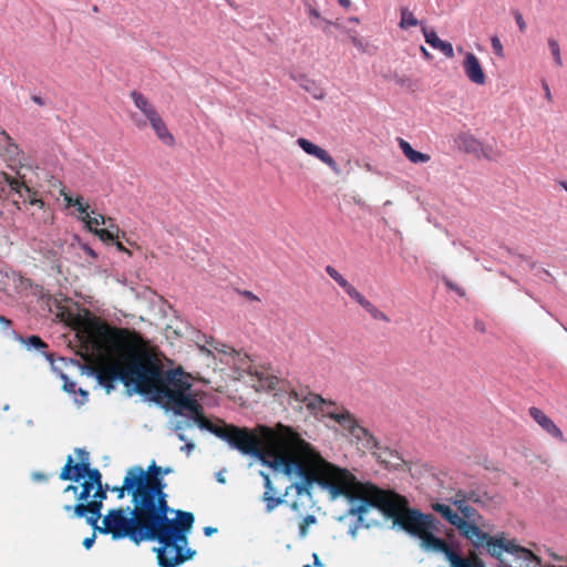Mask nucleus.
I'll return each instance as SVG.
<instances>
[{
  "label": "nucleus",
  "instance_id": "f704fd0d",
  "mask_svg": "<svg viewBox=\"0 0 567 567\" xmlns=\"http://www.w3.org/2000/svg\"><path fill=\"white\" fill-rule=\"evenodd\" d=\"M82 220L85 223L86 227L90 231L94 233V229L96 226L104 225L105 224V217L101 214L91 217L89 213H86V216L82 217Z\"/></svg>",
  "mask_w": 567,
  "mask_h": 567
},
{
  "label": "nucleus",
  "instance_id": "c9c22d12",
  "mask_svg": "<svg viewBox=\"0 0 567 567\" xmlns=\"http://www.w3.org/2000/svg\"><path fill=\"white\" fill-rule=\"evenodd\" d=\"M547 43L550 49V52L554 58V62H555L556 66L560 68L563 65V60H561V55H560V48H559L558 41L554 38H549L547 40Z\"/></svg>",
  "mask_w": 567,
  "mask_h": 567
},
{
  "label": "nucleus",
  "instance_id": "3c124183",
  "mask_svg": "<svg viewBox=\"0 0 567 567\" xmlns=\"http://www.w3.org/2000/svg\"><path fill=\"white\" fill-rule=\"evenodd\" d=\"M323 21H324V23H326V25H327V27L323 29V31H324L326 33H328V32H329V30H328V27H329V25H334L337 29H339V30H340V31H342V32H344V30H347V28H346L344 25H342L341 23H339V22H332V21L327 20V19H323Z\"/></svg>",
  "mask_w": 567,
  "mask_h": 567
},
{
  "label": "nucleus",
  "instance_id": "2f4dec72",
  "mask_svg": "<svg viewBox=\"0 0 567 567\" xmlns=\"http://www.w3.org/2000/svg\"><path fill=\"white\" fill-rule=\"evenodd\" d=\"M60 195L63 197L68 207L76 206L78 210L86 216L89 213V204L83 203L82 196L73 198L64 188L60 190Z\"/></svg>",
  "mask_w": 567,
  "mask_h": 567
},
{
  "label": "nucleus",
  "instance_id": "58836bf2",
  "mask_svg": "<svg viewBox=\"0 0 567 567\" xmlns=\"http://www.w3.org/2000/svg\"><path fill=\"white\" fill-rule=\"evenodd\" d=\"M193 424L190 421L181 420L177 421L174 425V430L177 433V437L179 441H186L185 430L192 427Z\"/></svg>",
  "mask_w": 567,
  "mask_h": 567
},
{
  "label": "nucleus",
  "instance_id": "603ef678",
  "mask_svg": "<svg viewBox=\"0 0 567 567\" xmlns=\"http://www.w3.org/2000/svg\"><path fill=\"white\" fill-rule=\"evenodd\" d=\"M327 410L341 412V409H339L336 403H334V405L322 404L321 408L317 409V411H321L326 416H327Z\"/></svg>",
  "mask_w": 567,
  "mask_h": 567
},
{
  "label": "nucleus",
  "instance_id": "8fccbe9b",
  "mask_svg": "<svg viewBox=\"0 0 567 567\" xmlns=\"http://www.w3.org/2000/svg\"><path fill=\"white\" fill-rule=\"evenodd\" d=\"M542 86H543V90H544L545 99L549 103H551L553 102V95H551V92H550V89H549V85H548L547 81L543 80L542 81Z\"/></svg>",
  "mask_w": 567,
  "mask_h": 567
},
{
  "label": "nucleus",
  "instance_id": "5701e85b",
  "mask_svg": "<svg viewBox=\"0 0 567 567\" xmlns=\"http://www.w3.org/2000/svg\"><path fill=\"white\" fill-rule=\"evenodd\" d=\"M463 66L471 82L476 85H484L486 83L485 72L474 53H466Z\"/></svg>",
  "mask_w": 567,
  "mask_h": 567
},
{
  "label": "nucleus",
  "instance_id": "864d4df0",
  "mask_svg": "<svg viewBox=\"0 0 567 567\" xmlns=\"http://www.w3.org/2000/svg\"><path fill=\"white\" fill-rule=\"evenodd\" d=\"M94 542H95V532L90 537L84 538L83 546L86 549H90L93 546Z\"/></svg>",
  "mask_w": 567,
  "mask_h": 567
},
{
  "label": "nucleus",
  "instance_id": "c756f323",
  "mask_svg": "<svg viewBox=\"0 0 567 567\" xmlns=\"http://www.w3.org/2000/svg\"><path fill=\"white\" fill-rule=\"evenodd\" d=\"M81 324L91 338L106 336L111 330L106 323H102L95 318L83 319Z\"/></svg>",
  "mask_w": 567,
  "mask_h": 567
},
{
  "label": "nucleus",
  "instance_id": "4c0bfd02",
  "mask_svg": "<svg viewBox=\"0 0 567 567\" xmlns=\"http://www.w3.org/2000/svg\"><path fill=\"white\" fill-rule=\"evenodd\" d=\"M94 489L92 483H86L85 481L81 484V492L76 494V499L79 503H87V498L91 495V492Z\"/></svg>",
  "mask_w": 567,
  "mask_h": 567
},
{
  "label": "nucleus",
  "instance_id": "f03ea898",
  "mask_svg": "<svg viewBox=\"0 0 567 567\" xmlns=\"http://www.w3.org/2000/svg\"><path fill=\"white\" fill-rule=\"evenodd\" d=\"M126 508H112L102 518V526L93 527L101 534H110L114 540L128 538L134 544L153 542L158 537H166L169 528L176 525L182 517H187L190 512L175 511V517L156 509L152 505H135L130 513Z\"/></svg>",
  "mask_w": 567,
  "mask_h": 567
},
{
  "label": "nucleus",
  "instance_id": "79ce46f5",
  "mask_svg": "<svg viewBox=\"0 0 567 567\" xmlns=\"http://www.w3.org/2000/svg\"><path fill=\"white\" fill-rule=\"evenodd\" d=\"M24 343L28 346V348H34L37 350H42L48 347L45 342L38 336L29 337L27 340H24Z\"/></svg>",
  "mask_w": 567,
  "mask_h": 567
},
{
  "label": "nucleus",
  "instance_id": "cd10ccee",
  "mask_svg": "<svg viewBox=\"0 0 567 567\" xmlns=\"http://www.w3.org/2000/svg\"><path fill=\"white\" fill-rule=\"evenodd\" d=\"M130 96L133 100L134 105L145 115L147 121L158 114L156 107L151 103V101L138 91H132Z\"/></svg>",
  "mask_w": 567,
  "mask_h": 567
},
{
  "label": "nucleus",
  "instance_id": "a18cd8bd",
  "mask_svg": "<svg viewBox=\"0 0 567 567\" xmlns=\"http://www.w3.org/2000/svg\"><path fill=\"white\" fill-rule=\"evenodd\" d=\"M94 234L97 235L102 241H114L115 239V235L109 229L95 228Z\"/></svg>",
  "mask_w": 567,
  "mask_h": 567
},
{
  "label": "nucleus",
  "instance_id": "de8ad7c7",
  "mask_svg": "<svg viewBox=\"0 0 567 567\" xmlns=\"http://www.w3.org/2000/svg\"><path fill=\"white\" fill-rule=\"evenodd\" d=\"M491 44L494 53L499 58H504V48L498 37H493L491 39Z\"/></svg>",
  "mask_w": 567,
  "mask_h": 567
},
{
  "label": "nucleus",
  "instance_id": "393cba45",
  "mask_svg": "<svg viewBox=\"0 0 567 567\" xmlns=\"http://www.w3.org/2000/svg\"><path fill=\"white\" fill-rule=\"evenodd\" d=\"M422 32L427 44L441 51L446 58H453L454 50L450 42L441 40L434 30H430L426 27H422Z\"/></svg>",
  "mask_w": 567,
  "mask_h": 567
},
{
  "label": "nucleus",
  "instance_id": "0eeeda50",
  "mask_svg": "<svg viewBox=\"0 0 567 567\" xmlns=\"http://www.w3.org/2000/svg\"><path fill=\"white\" fill-rule=\"evenodd\" d=\"M195 522L194 514L182 517L175 526L169 528L166 537H158L154 542L159 544L154 547L157 564L161 567H176L194 557L196 551L187 547L188 534L190 533Z\"/></svg>",
  "mask_w": 567,
  "mask_h": 567
},
{
  "label": "nucleus",
  "instance_id": "f3484780",
  "mask_svg": "<svg viewBox=\"0 0 567 567\" xmlns=\"http://www.w3.org/2000/svg\"><path fill=\"white\" fill-rule=\"evenodd\" d=\"M365 442L367 446L372 450V454L375 456L378 462L383 464L385 467L399 468L403 463V458L395 450L382 446L374 435L370 434Z\"/></svg>",
  "mask_w": 567,
  "mask_h": 567
},
{
  "label": "nucleus",
  "instance_id": "13d9d810",
  "mask_svg": "<svg viewBox=\"0 0 567 567\" xmlns=\"http://www.w3.org/2000/svg\"><path fill=\"white\" fill-rule=\"evenodd\" d=\"M78 491H79V487L76 485H68L65 488H64V493H73L74 495L78 494Z\"/></svg>",
  "mask_w": 567,
  "mask_h": 567
},
{
  "label": "nucleus",
  "instance_id": "f8f14e48",
  "mask_svg": "<svg viewBox=\"0 0 567 567\" xmlns=\"http://www.w3.org/2000/svg\"><path fill=\"white\" fill-rule=\"evenodd\" d=\"M118 338L117 334L112 341L111 362L99 368L96 378L107 392L114 389L115 382L121 380L124 383V368L118 359Z\"/></svg>",
  "mask_w": 567,
  "mask_h": 567
},
{
  "label": "nucleus",
  "instance_id": "bf43d9fd",
  "mask_svg": "<svg viewBox=\"0 0 567 567\" xmlns=\"http://www.w3.org/2000/svg\"><path fill=\"white\" fill-rule=\"evenodd\" d=\"M216 532H217V528L212 527V526H206V527L204 528V534H205L206 536H212V535H213V534H215Z\"/></svg>",
  "mask_w": 567,
  "mask_h": 567
},
{
  "label": "nucleus",
  "instance_id": "37998d69",
  "mask_svg": "<svg viewBox=\"0 0 567 567\" xmlns=\"http://www.w3.org/2000/svg\"><path fill=\"white\" fill-rule=\"evenodd\" d=\"M463 567H485V564L482 559L472 554L470 557L463 556Z\"/></svg>",
  "mask_w": 567,
  "mask_h": 567
},
{
  "label": "nucleus",
  "instance_id": "1a4fd4ad",
  "mask_svg": "<svg viewBox=\"0 0 567 567\" xmlns=\"http://www.w3.org/2000/svg\"><path fill=\"white\" fill-rule=\"evenodd\" d=\"M93 499L87 503H78L75 505H64L63 509L66 513L72 512L73 517H85L86 523L96 527L100 518L102 517L103 501L106 499L107 491L111 489L107 484L97 485L94 487Z\"/></svg>",
  "mask_w": 567,
  "mask_h": 567
},
{
  "label": "nucleus",
  "instance_id": "2eb2a0df",
  "mask_svg": "<svg viewBox=\"0 0 567 567\" xmlns=\"http://www.w3.org/2000/svg\"><path fill=\"white\" fill-rule=\"evenodd\" d=\"M3 133V144H0V156L7 166L19 175V169L24 165V152L7 133Z\"/></svg>",
  "mask_w": 567,
  "mask_h": 567
},
{
  "label": "nucleus",
  "instance_id": "a211bd4d",
  "mask_svg": "<svg viewBox=\"0 0 567 567\" xmlns=\"http://www.w3.org/2000/svg\"><path fill=\"white\" fill-rule=\"evenodd\" d=\"M137 483L138 482L135 481L133 474L128 468L124 476L123 484L121 486L112 487L111 491L116 493L117 499H123L125 493H127L131 496L132 506L150 505L147 499L144 497V494Z\"/></svg>",
  "mask_w": 567,
  "mask_h": 567
},
{
  "label": "nucleus",
  "instance_id": "a878e982",
  "mask_svg": "<svg viewBox=\"0 0 567 567\" xmlns=\"http://www.w3.org/2000/svg\"><path fill=\"white\" fill-rule=\"evenodd\" d=\"M150 125L154 130L157 138L164 143L167 146H174L175 145V137L173 134L168 131L165 122L161 117L159 114L155 115L154 117L148 120Z\"/></svg>",
  "mask_w": 567,
  "mask_h": 567
},
{
  "label": "nucleus",
  "instance_id": "4d7b16f0",
  "mask_svg": "<svg viewBox=\"0 0 567 567\" xmlns=\"http://www.w3.org/2000/svg\"><path fill=\"white\" fill-rule=\"evenodd\" d=\"M477 464L480 465V467L486 470V471H492V470H495L494 466H491L488 463H487V460L486 457H483V463H480L477 462Z\"/></svg>",
  "mask_w": 567,
  "mask_h": 567
},
{
  "label": "nucleus",
  "instance_id": "e433bc0d",
  "mask_svg": "<svg viewBox=\"0 0 567 567\" xmlns=\"http://www.w3.org/2000/svg\"><path fill=\"white\" fill-rule=\"evenodd\" d=\"M344 33L350 39L351 43L360 51H365V44L362 38L359 37L358 31L354 29H347Z\"/></svg>",
  "mask_w": 567,
  "mask_h": 567
},
{
  "label": "nucleus",
  "instance_id": "f257e3e1",
  "mask_svg": "<svg viewBox=\"0 0 567 567\" xmlns=\"http://www.w3.org/2000/svg\"><path fill=\"white\" fill-rule=\"evenodd\" d=\"M288 445L274 462L275 466L284 468L288 474H297L303 483L298 486L299 492L318 484L327 488L333 498L344 496L349 501H359L360 504L351 509L360 517L377 507L406 532L417 536L425 549L443 553L451 567H461V554L455 551L445 540L433 535L437 520L433 515H424L417 511L401 512L398 496L378 488L371 483H361L346 468L338 467L316 454L308 444L297 436L289 434L285 443Z\"/></svg>",
  "mask_w": 567,
  "mask_h": 567
},
{
  "label": "nucleus",
  "instance_id": "09e8293b",
  "mask_svg": "<svg viewBox=\"0 0 567 567\" xmlns=\"http://www.w3.org/2000/svg\"><path fill=\"white\" fill-rule=\"evenodd\" d=\"M514 18L516 21V24L522 33H524L527 29L526 22L523 18V14L519 11L514 12Z\"/></svg>",
  "mask_w": 567,
  "mask_h": 567
},
{
  "label": "nucleus",
  "instance_id": "412c9836",
  "mask_svg": "<svg viewBox=\"0 0 567 567\" xmlns=\"http://www.w3.org/2000/svg\"><path fill=\"white\" fill-rule=\"evenodd\" d=\"M289 395L291 399L305 403L307 409L312 412H317V409L321 408L322 404L334 405V402L327 401L321 395L310 392L308 388L293 389Z\"/></svg>",
  "mask_w": 567,
  "mask_h": 567
},
{
  "label": "nucleus",
  "instance_id": "052dcab7",
  "mask_svg": "<svg viewBox=\"0 0 567 567\" xmlns=\"http://www.w3.org/2000/svg\"><path fill=\"white\" fill-rule=\"evenodd\" d=\"M444 282H445V285H446V287H447L449 289H451V290H455V291H457V292H458V288H457V286H456V285H454V284H452V281H451V280H449L447 278H444Z\"/></svg>",
  "mask_w": 567,
  "mask_h": 567
},
{
  "label": "nucleus",
  "instance_id": "6ab92c4d",
  "mask_svg": "<svg viewBox=\"0 0 567 567\" xmlns=\"http://www.w3.org/2000/svg\"><path fill=\"white\" fill-rule=\"evenodd\" d=\"M296 143L303 152H306L308 155L318 158L320 162L326 164L333 173H340L339 165L337 164L334 158L328 153V151L313 144L312 142L305 137H299Z\"/></svg>",
  "mask_w": 567,
  "mask_h": 567
},
{
  "label": "nucleus",
  "instance_id": "aec40b11",
  "mask_svg": "<svg viewBox=\"0 0 567 567\" xmlns=\"http://www.w3.org/2000/svg\"><path fill=\"white\" fill-rule=\"evenodd\" d=\"M463 151L472 153L477 158L484 157L489 161H496L502 156L499 151H495L491 146H484L471 135L463 136Z\"/></svg>",
  "mask_w": 567,
  "mask_h": 567
},
{
  "label": "nucleus",
  "instance_id": "7c9ffc66",
  "mask_svg": "<svg viewBox=\"0 0 567 567\" xmlns=\"http://www.w3.org/2000/svg\"><path fill=\"white\" fill-rule=\"evenodd\" d=\"M433 508L435 512L440 513L449 523L461 529V516L454 513L449 505L436 503Z\"/></svg>",
  "mask_w": 567,
  "mask_h": 567
},
{
  "label": "nucleus",
  "instance_id": "72a5a7b5",
  "mask_svg": "<svg viewBox=\"0 0 567 567\" xmlns=\"http://www.w3.org/2000/svg\"><path fill=\"white\" fill-rule=\"evenodd\" d=\"M419 24H421V22L414 17L412 11H410L408 8L401 9V19L399 23L401 29L406 30Z\"/></svg>",
  "mask_w": 567,
  "mask_h": 567
},
{
  "label": "nucleus",
  "instance_id": "c03bdc74",
  "mask_svg": "<svg viewBox=\"0 0 567 567\" xmlns=\"http://www.w3.org/2000/svg\"><path fill=\"white\" fill-rule=\"evenodd\" d=\"M63 388L69 393H75L76 391H79V393L83 396V401L87 400V392L82 390V389L76 390V383L75 382L66 380L64 382Z\"/></svg>",
  "mask_w": 567,
  "mask_h": 567
},
{
  "label": "nucleus",
  "instance_id": "e2e57ef3",
  "mask_svg": "<svg viewBox=\"0 0 567 567\" xmlns=\"http://www.w3.org/2000/svg\"><path fill=\"white\" fill-rule=\"evenodd\" d=\"M115 246H116L117 250L124 251V252H127L128 255H131V251L127 250L121 241H118V240L115 241Z\"/></svg>",
  "mask_w": 567,
  "mask_h": 567
},
{
  "label": "nucleus",
  "instance_id": "7ed1b4c3",
  "mask_svg": "<svg viewBox=\"0 0 567 567\" xmlns=\"http://www.w3.org/2000/svg\"><path fill=\"white\" fill-rule=\"evenodd\" d=\"M218 422L219 424H215L204 415L203 417H200V420H198L196 425L200 430H206L216 435L217 437L226 441L233 449L238 450L240 453L245 455L261 456V441L258 437V435L252 432V430L248 427H239L233 424H226L221 420H218ZM289 434L297 436L300 441L308 444L316 454L320 455V453L317 452L310 443L305 441L300 436V434L296 432L292 427L279 423L276 425L274 430L267 429V433L265 435L264 461L274 470L279 471L287 476L299 478L300 482L296 483L295 485L298 494H301L303 492L309 493V489L311 487H308L307 489H302L300 492L298 489V486L303 483L301 476L297 474H288L284 471V468L275 466L274 461L280 454H282L281 452H284L286 450L285 447L288 446L284 443L286 437L289 436Z\"/></svg>",
  "mask_w": 567,
  "mask_h": 567
},
{
  "label": "nucleus",
  "instance_id": "ddd939ff",
  "mask_svg": "<svg viewBox=\"0 0 567 567\" xmlns=\"http://www.w3.org/2000/svg\"><path fill=\"white\" fill-rule=\"evenodd\" d=\"M75 453L80 462L74 463L73 457L69 455L59 475L61 481L79 482L89 474V471L92 470L90 466L89 453L83 449H75Z\"/></svg>",
  "mask_w": 567,
  "mask_h": 567
},
{
  "label": "nucleus",
  "instance_id": "dca6fc26",
  "mask_svg": "<svg viewBox=\"0 0 567 567\" xmlns=\"http://www.w3.org/2000/svg\"><path fill=\"white\" fill-rule=\"evenodd\" d=\"M23 177H13L6 172H0V183H6L12 192L19 195L24 202H28L32 206H39L42 208L44 202L37 197V192L30 188Z\"/></svg>",
  "mask_w": 567,
  "mask_h": 567
},
{
  "label": "nucleus",
  "instance_id": "6e6552de",
  "mask_svg": "<svg viewBox=\"0 0 567 567\" xmlns=\"http://www.w3.org/2000/svg\"><path fill=\"white\" fill-rule=\"evenodd\" d=\"M130 471L135 481L138 482L137 484L150 505L167 516L174 512L169 507L168 495L165 492L166 483L163 480V467L157 466L155 462H152L147 470L135 465L130 467Z\"/></svg>",
  "mask_w": 567,
  "mask_h": 567
},
{
  "label": "nucleus",
  "instance_id": "a19ab883",
  "mask_svg": "<svg viewBox=\"0 0 567 567\" xmlns=\"http://www.w3.org/2000/svg\"><path fill=\"white\" fill-rule=\"evenodd\" d=\"M86 483H92V486L95 487L102 483V474L97 468H92L89 471V474L85 476Z\"/></svg>",
  "mask_w": 567,
  "mask_h": 567
},
{
  "label": "nucleus",
  "instance_id": "6e6d98bb",
  "mask_svg": "<svg viewBox=\"0 0 567 567\" xmlns=\"http://www.w3.org/2000/svg\"><path fill=\"white\" fill-rule=\"evenodd\" d=\"M243 296H245L249 300L259 301V298L251 291L245 290L243 291Z\"/></svg>",
  "mask_w": 567,
  "mask_h": 567
},
{
  "label": "nucleus",
  "instance_id": "69168bd1",
  "mask_svg": "<svg viewBox=\"0 0 567 567\" xmlns=\"http://www.w3.org/2000/svg\"><path fill=\"white\" fill-rule=\"evenodd\" d=\"M420 50L426 60H431L433 58L432 54L424 47H421Z\"/></svg>",
  "mask_w": 567,
  "mask_h": 567
},
{
  "label": "nucleus",
  "instance_id": "423d86ee",
  "mask_svg": "<svg viewBox=\"0 0 567 567\" xmlns=\"http://www.w3.org/2000/svg\"><path fill=\"white\" fill-rule=\"evenodd\" d=\"M192 377L181 367L175 369H162L159 382L153 394L157 401H165L167 409L176 415H185L189 412L195 424L204 416L203 406L190 395Z\"/></svg>",
  "mask_w": 567,
  "mask_h": 567
},
{
  "label": "nucleus",
  "instance_id": "9b49d317",
  "mask_svg": "<svg viewBox=\"0 0 567 567\" xmlns=\"http://www.w3.org/2000/svg\"><path fill=\"white\" fill-rule=\"evenodd\" d=\"M326 272L346 291V293L358 302L373 319L389 322V317L369 301L354 286H352L334 267L327 266Z\"/></svg>",
  "mask_w": 567,
  "mask_h": 567
},
{
  "label": "nucleus",
  "instance_id": "39448f33",
  "mask_svg": "<svg viewBox=\"0 0 567 567\" xmlns=\"http://www.w3.org/2000/svg\"><path fill=\"white\" fill-rule=\"evenodd\" d=\"M118 338V359L124 368V384L141 394H153L163 369L161 360L123 338L126 330H114Z\"/></svg>",
  "mask_w": 567,
  "mask_h": 567
},
{
  "label": "nucleus",
  "instance_id": "338daca9",
  "mask_svg": "<svg viewBox=\"0 0 567 567\" xmlns=\"http://www.w3.org/2000/svg\"><path fill=\"white\" fill-rule=\"evenodd\" d=\"M309 16H310V17H313V18H316V19H320V18H321V17H320L319 11H318V10H316V9H313V8H310V9H309Z\"/></svg>",
  "mask_w": 567,
  "mask_h": 567
},
{
  "label": "nucleus",
  "instance_id": "0e129e2a",
  "mask_svg": "<svg viewBox=\"0 0 567 567\" xmlns=\"http://www.w3.org/2000/svg\"><path fill=\"white\" fill-rule=\"evenodd\" d=\"M0 323L3 326V328H8L11 326V321L3 316H0Z\"/></svg>",
  "mask_w": 567,
  "mask_h": 567
},
{
  "label": "nucleus",
  "instance_id": "5fc2aeb1",
  "mask_svg": "<svg viewBox=\"0 0 567 567\" xmlns=\"http://www.w3.org/2000/svg\"><path fill=\"white\" fill-rule=\"evenodd\" d=\"M184 442H185V445L182 447V451H186L187 453H189L190 451H193L195 449V444L193 442L188 441L187 439Z\"/></svg>",
  "mask_w": 567,
  "mask_h": 567
},
{
  "label": "nucleus",
  "instance_id": "680f3d73",
  "mask_svg": "<svg viewBox=\"0 0 567 567\" xmlns=\"http://www.w3.org/2000/svg\"><path fill=\"white\" fill-rule=\"evenodd\" d=\"M475 329L480 332H485V324L482 321H475Z\"/></svg>",
  "mask_w": 567,
  "mask_h": 567
},
{
  "label": "nucleus",
  "instance_id": "774afa93",
  "mask_svg": "<svg viewBox=\"0 0 567 567\" xmlns=\"http://www.w3.org/2000/svg\"><path fill=\"white\" fill-rule=\"evenodd\" d=\"M312 557H313V565H315L316 567H321V566H322V563H321V560H320L319 556L315 553V554L312 555Z\"/></svg>",
  "mask_w": 567,
  "mask_h": 567
},
{
  "label": "nucleus",
  "instance_id": "20e7f679",
  "mask_svg": "<svg viewBox=\"0 0 567 567\" xmlns=\"http://www.w3.org/2000/svg\"><path fill=\"white\" fill-rule=\"evenodd\" d=\"M463 538L480 549L498 559L499 567H534L540 566V559L529 549L522 547L514 539L492 537L489 525L473 507L463 505Z\"/></svg>",
  "mask_w": 567,
  "mask_h": 567
},
{
  "label": "nucleus",
  "instance_id": "b1692460",
  "mask_svg": "<svg viewBox=\"0 0 567 567\" xmlns=\"http://www.w3.org/2000/svg\"><path fill=\"white\" fill-rule=\"evenodd\" d=\"M261 476L264 478L265 486L261 499L266 503V511L271 513L275 508L285 503V498L284 495H277V489L272 485L268 474L261 472Z\"/></svg>",
  "mask_w": 567,
  "mask_h": 567
},
{
  "label": "nucleus",
  "instance_id": "49530a36",
  "mask_svg": "<svg viewBox=\"0 0 567 567\" xmlns=\"http://www.w3.org/2000/svg\"><path fill=\"white\" fill-rule=\"evenodd\" d=\"M250 374H255L259 381H266L267 382V385L269 388H275L276 383H277V378L276 377H271V375H266L264 372H258V371H250Z\"/></svg>",
  "mask_w": 567,
  "mask_h": 567
},
{
  "label": "nucleus",
  "instance_id": "ea45409f",
  "mask_svg": "<svg viewBox=\"0 0 567 567\" xmlns=\"http://www.w3.org/2000/svg\"><path fill=\"white\" fill-rule=\"evenodd\" d=\"M317 518L315 515H307L299 524V535L300 537H306L308 534V528L310 525L316 524Z\"/></svg>",
  "mask_w": 567,
  "mask_h": 567
},
{
  "label": "nucleus",
  "instance_id": "9d476101",
  "mask_svg": "<svg viewBox=\"0 0 567 567\" xmlns=\"http://www.w3.org/2000/svg\"><path fill=\"white\" fill-rule=\"evenodd\" d=\"M326 272L346 291V293L358 302L373 319L389 322V317L369 301L354 286H352L334 267L327 266Z\"/></svg>",
  "mask_w": 567,
  "mask_h": 567
},
{
  "label": "nucleus",
  "instance_id": "c85d7f7f",
  "mask_svg": "<svg viewBox=\"0 0 567 567\" xmlns=\"http://www.w3.org/2000/svg\"><path fill=\"white\" fill-rule=\"evenodd\" d=\"M399 146L404 156L413 164L427 163L431 159L429 154L415 151L409 142L398 138Z\"/></svg>",
  "mask_w": 567,
  "mask_h": 567
},
{
  "label": "nucleus",
  "instance_id": "bb28decb",
  "mask_svg": "<svg viewBox=\"0 0 567 567\" xmlns=\"http://www.w3.org/2000/svg\"><path fill=\"white\" fill-rule=\"evenodd\" d=\"M463 503L465 502H473L475 504H485L486 501L489 499L486 485L481 483H471V486L468 489H463Z\"/></svg>",
  "mask_w": 567,
  "mask_h": 567
},
{
  "label": "nucleus",
  "instance_id": "473e14b6",
  "mask_svg": "<svg viewBox=\"0 0 567 567\" xmlns=\"http://www.w3.org/2000/svg\"><path fill=\"white\" fill-rule=\"evenodd\" d=\"M60 195L63 197L68 207L76 206L78 210L86 216L89 213V204L83 203L82 196L73 198L64 188L60 190Z\"/></svg>",
  "mask_w": 567,
  "mask_h": 567
},
{
  "label": "nucleus",
  "instance_id": "4be33fe9",
  "mask_svg": "<svg viewBox=\"0 0 567 567\" xmlns=\"http://www.w3.org/2000/svg\"><path fill=\"white\" fill-rule=\"evenodd\" d=\"M530 417L549 435L559 440L560 442L565 441L564 434L560 429L555 424V422L547 416L540 409L532 406L528 410Z\"/></svg>",
  "mask_w": 567,
  "mask_h": 567
},
{
  "label": "nucleus",
  "instance_id": "4468645a",
  "mask_svg": "<svg viewBox=\"0 0 567 567\" xmlns=\"http://www.w3.org/2000/svg\"><path fill=\"white\" fill-rule=\"evenodd\" d=\"M327 416L336 421L357 440H367L371 434L365 427L359 425L354 415L347 409L342 408L341 412L327 410Z\"/></svg>",
  "mask_w": 567,
  "mask_h": 567
}]
</instances>
